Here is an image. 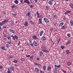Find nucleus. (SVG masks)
Here are the masks:
<instances>
[{"instance_id": "1", "label": "nucleus", "mask_w": 73, "mask_h": 73, "mask_svg": "<svg viewBox=\"0 0 73 73\" xmlns=\"http://www.w3.org/2000/svg\"><path fill=\"white\" fill-rule=\"evenodd\" d=\"M12 70H14V68L13 67H10L8 68V70L7 72H11V71H12Z\"/></svg>"}, {"instance_id": "2", "label": "nucleus", "mask_w": 73, "mask_h": 73, "mask_svg": "<svg viewBox=\"0 0 73 73\" xmlns=\"http://www.w3.org/2000/svg\"><path fill=\"white\" fill-rule=\"evenodd\" d=\"M43 19L44 21H45V23H48L49 22V20L46 18H44Z\"/></svg>"}, {"instance_id": "3", "label": "nucleus", "mask_w": 73, "mask_h": 73, "mask_svg": "<svg viewBox=\"0 0 73 73\" xmlns=\"http://www.w3.org/2000/svg\"><path fill=\"white\" fill-rule=\"evenodd\" d=\"M53 0H49L48 3L49 4H50V5H53Z\"/></svg>"}, {"instance_id": "4", "label": "nucleus", "mask_w": 73, "mask_h": 73, "mask_svg": "<svg viewBox=\"0 0 73 73\" xmlns=\"http://www.w3.org/2000/svg\"><path fill=\"white\" fill-rule=\"evenodd\" d=\"M8 19H6L3 21L2 23L3 24H5V23H6L8 22Z\"/></svg>"}, {"instance_id": "5", "label": "nucleus", "mask_w": 73, "mask_h": 73, "mask_svg": "<svg viewBox=\"0 0 73 73\" xmlns=\"http://www.w3.org/2000/svg\"><path fill=\"white\" fill-rule=\"evenodd\" d=\"M42 41H46V38L44 36H43L42 38Z\"/></svg>"}, {"instance_id": "6", "label": "nucleus", "mask_w": 73, "mask_h": 73, "mask_svg": "<svg viewBox=\"0 0 73 73\" xmlns=\"http://www.w3.org/2000/svg\"><path fill=\"white\" fill-rule=\"evenodd\" d=\"M63 25H64V23L63 22L61 23L59 25V26H58L59 28H60V27H61Z\"/></svg>"}, {"instance_id": "7", "label": "nucleus", "mask_w": 73, "mask_h": 73, "mask_svg": "<svg viewBox=\"0 0 73 73\" xmlns=\"http://www.w3.org/2000/svg\"><path fill=\"white\" fill-rule=\"evenodd\" d=\"M43 33H44V31H41L40 33V36H42V35H43Z\"/></svg>"}, {"instance_id": "8", "label": "nucleus", "mask_w": 73, "mask_h": 73, "mask_svg": "<svg viewBox=\"0 0 73 73\" xmlns=\"http://www.w3.org/2000/svg\"><path fill=\"white\" fill-rule=\"evenodd\" d=\"M9 31L11 32L14 33V34H16V32H15L14 31L11 29H10Z\"/></svg>"}, {"instance_id": "9", "label": "nucleus", "mask_w": 73, "mask_h": 73, "mask_svg": "<svg viewBox=\"0 0 73 73\" xmlns=\"http://www.w3.org/2000/svg\"><path fill=\"white\" fill-rule=\"evenodd\" d=\"M47 69L48 71V72H50V70H51V67H50V66H48L47 67Z\"/></svg>"}, {"instance_id": "10", "label": "nucleus", "mask_w": 73, "mask_h": 73, "mask_svg": "<svg viewBox=\"0 0 73 73\" xmlns=\"http://www.w3.org/2000/svg\"><path fill=\"white\" fill-rule=\"evenodd\" d=\"M70 43H71V40H68V42H67L66 43V45H67L68 44H70Z\"/></svg>"}, {"instance_id": "11", "label": "nucleus", "mask_w": 73, "mask_h": 73, "mask_svg": "<svg viewBox=\"0 0 73 73\" xmlns=\"http://www.w3.org/2000/svg\"><path fill=\"white\" fill-rule=\"evenodd\" d=\"M33 44L35 46H37V43L36 42H33Z\"/></svg>"}, {"instance_id": "12", "label": "nucleus", "mask_w": 73, "mask_h": 73, "mask_svg": "<svg viewBox=\"0 0 73 73\" xmlns=\"http://www.w3.org/2000/svg\"><path fill=\"white\" fill-rule=\"evenodd\" d=\"M70 25H71V26H73V20H71L70 21Z\"/></svg>"}, {"instance_id": "13", "label": "nucleus", "mask_w": 73, "mask_h": 73, "mask_svg": "<svg viewBox=\"0 0 73 73\" xmlns=\"http://www.w3.org/2000/svg\"><path fill=\"white\" fill-rule=\"evenodd\" d=\"M33 38H34V39H38V38L37 37L36 35L33 36Z\"/></svg>"}, {"instance_id": "14", "label": "nucleus", "mask_w": 73, "mask_h": 73, "mask_svg": "<svg viewBox=\"0 0 73 73\" xmlns=\"http://www.w3.org/2000/svg\"><path fill=\"white\" fill-rule=\"evenodd\" d=\"M30 13H31V12H29L27 13L26 14L27 16V17H29V16H31V14H30Z\"/></svg>"}, {"instance_id": "15", "label": "nucleus", "mask_w": 73, "mask_h": 73, "mask_svg": "<svg viewBox=\"0 0 73 73\" xmlns=\"http://www.w3.org/2000/svg\"><path fill=\"white\" fill-rule=\"evenodd\" d=\"M35 70L37 72H40V70L37 68H35Z\"/></svg>"}, {"instance_id": "16", "label": "nucleus", "mask_w": 73, "mask_h": 73, "mask_svg": "<svg viewBox=\"0 0 73 73\" xmlns=\"http://www.w3.org/2000/svg\"><path fill=\"white\" fill-rule=\"evenodd\" d=\"M60 66H61L60 64L58 66L54 65V66L55 67H56V69H57V68H60Z\"/></svg>"}, {"instance_id": "17", "label": "nucleus", "mask_w": 73, "mask_h": 73, "mask_svg": "<svg viewBox=\"0 0 73 73\" xmlns=\"http://www.w3.org/2000/svg\"><path fill=\"white\" fill-rule=\"evenodd\" d=\"M66 54H69L70 53V52H69V50H66Z\"/></svg>"}, {"instance_id": "18", "label": "nucleus", "mask_w": 73, "mask_h": 73, "mask_svg": "<svg viewBox=\"0 0 73 73\" xmlns=\"http://www.w3.org/2000/svg\"><path fill=\"white\" fill-rule=\"evenodd\" d=\"M11 40V37L9 36H8L7 37V40Z\"/></svg>"}, {"instance_id": "19", "label": "nucleus", "mask_w": 73, "mask_h": 73, "mask_svg": "<svg viewBox=\"0 0 73 73\" xmlns=\"http://www.w3.org/2000/svg\"><path fill=\"white\" fill-rule=\"evenodd\" d=\"M7 42H8L9 44H13V42H11V40H10L9 41V40H8Z\"/></svg>"}, {"instance_id": "20", "label": "nucleus", "mask_w": 73, "mask_h": 73, "mask_svg": "<svg viewBox=\"0 0 73 73\" xmlns=\"http://www.w3.org/2000/svg\"><path fill=\"white\" fill-rule=\"evenodd\" d=\"M40 54L39 56H41L43 54V53H42V52L41 51L40 52Z\"/></svg>"}, {"instance_id": "21", "label": "nucleus", "mask_w": 73, "mask_h": 73, "mask_svg": "<svg viewBox=\"0 0 73 73\" xmlns=\"http://www.w3.org/2000/svg\"><path fill=\"white\" fill-rule=\"evenodd\" d=\"M67 36L68 37H71V34H68L67 35Z\"/></svg>"}, {"instance_id": "22", "label": "nucleus", "mask_w": 73, "mask_h": 73, "mask_svg": "<svg viewBox=\"0 0 73 73\" xmlns=\"http://www.w3.org/2000/svg\"><path fill=\"white\" fill-rule=\"evenodd\" d=\"M65 28V25H64L61 28V29H62V30H63V29H64Z\"/></svg>"}, {"instance_id": "23", "label": "nucleus", "mask_w": 73, "mask_h": 73, "mask_svg": "<svg viewBox=\"0 0 73 73\" xmlns=\"http://www.w3.org/2000/svg\"><path fill=\"white\" fill-rule=\"evenodd\" d=\"M15 37L16 39L17 40H19V37L15 35Z\"/></svg>"}, {"instance_id": "24", "label": "nucleus", "mask_w": 73, "mask_h": 73, "mask_svg": "<svg viewBox=\"0 0 73 73\" xmlns=\"http://www.w3.org/2000/svg\"><path fill=\"white\" fill-rule=\"evenodd\" d=\"M7 36H5L3 38L4 40H7Z\"/></svg>"}, {"instance_id": "25", "label": "nucleus", "mask_w": 73, "mask_h": 73, "mask_svg": "<svg viewBox=\"0 0 73 73\" xmlns=\"http://www.w3.org/2000/svg\"><path fill=\"white\" fill-rule=\"evenodd\" d=\"M36 13H37V17L38 18H39L40 16V13H38V12H37Z\"/></svg>"}, {"instance_id": "26", "label": "nucleus", "mask_w": 73, "mask_h": 73, "mask_svg": "<svg viewBox=\"0 0 73 73\" xmlns=\"http://www.w3.org/2000/svg\"><path fill=\"white\" fill-rule=\"evenodd\" d=\"M14 2L15 4H17L19 3V1L17 0H15Z\"/></svg>"}, {"instance_id": "27", "label": "nucleus", "mask_w": 73, "mask_h": 73, "mask_svg": "<svg viewBox=\"0 0 73 73\" xmlns=\"http://www.w3.org/2000/svg\"><path fill=\"white\" fill-rule=\"evenodd\" d=\"M25 27H27L28 26V22H26L24 24Z\"/></svg>"}, {"instance_id": "28", "label": "nucleus", "mask_w": 73, "mask_h": 73, "mask_svg": "<svg viewBox=\"0 0 73 73\" xmlns=\"http://www.w3.org/2000/svg\"><path fill=\"white\" fill-rule=\"evenodd\" d=\"M20 2L21 3V4H24V0H20Z\"/></svg>"}, {"instance_id": "29", "label": "nucleus", "mask_w": 73, "mask_h": 73, "mask_svg": "<svg viewBox=\"0 0 73 73\" xmlns=\"http://www.w3.org/2000/svg\"><path fill=\"white\" fill-rule=\"evenodd\" d=\"M70 5L71 8H73V4H70Z\"/></svg>"}, {"instance_id": "30", "label": "nucleus", "mask_w": 73, "mask_h": 73, "mask_svg": "<svg viewBox=\"0 0 73 73\" xmlns=\"http://www.w3.org/2000/svg\"><path fill=\"white\" fill-rule=\"evenodd\" d=\"M44 70L45 71L46 70V66H44L43 67Z\"/></svg>"}, {"instance_id": "31", "label": "nucleus", "mask_w": 73, "mask_h": 73, "mask_svg": "<svg viewBox=\"0 0 73 73\" xmlns=\"http://www.w3.org/2000/svg\"><path fill=\"white\" fill-rule=\"evenodd\" d=\"M61 70L64 73H66V70H64L62 69H61Z\"/></svg>"}, {"instance_id": "32", "label": "nucleus", "mask_w": 73, "mask_h": 73, "mask_svg": "<svg viewBox=\"0 0 73 73\" xmlns=\"http://www.w3.org/2000/svg\"><path fill=\"white\" fill-rule=\"evenodd\" d=\"M39 23H38L39 24H41L42 23V21H41V19H39Z\"/></svg>"}, {"instance_id": "33", "label": "nucleus", "mask_w": 73, "mask_h": 73, "mask_svg": "<svg viewBox=\"0 0 73 73\" xmlns=\"http://www.w3.org/2000/svg\"><path fill=\"white\" fill-rule=\"evenodd\" d=\"M42 51H43V52H44L45 53H48V50H42Z\"/></svg>"}, {"instance_id": "34", "label": "nucleus", "mask_w": 73, "mask_h": 73, "mask_svg": "<svg viewBox=\"0 0 73 73\" xmlns=\"http://www.w3.org/2000/svg\"><path fill=\"white\" fill-rule=\"evenodd\" d=\"M71 64V62H68L67 63V65H68V66H69Z\"/></svg>"}, {"instance_id": "35", "label": "nucleus", "mask_w": 73, "mask_h": 73, "mask_svg": "<svg viewBox=\"0 0 73 73\" xmlns=\"http://www.w3.org/2000/svg\"><path fill=\"white\" fill-rule=\"evenodd\" d=\"M1 48L3 50H7V49L5 48L4 46L1 47Z\"/></svg>"}, {"instance_id": "36", "label": "nucleus", "mask_w": 73, "mask_h": 73, "mask_svg": "<svg viewBox=\"0 0 73 73\" xmlns=\"http://www.w3.org/2000/svg\"><path fill=\"white\" fill-rule=\"evenodd\" d=\"M11 37H13V40H14L15 41V36H11Z\"/></svg>"}, {"instance_id": "37", "label": "nucleus", "mask_w": 73, "mask_h": 73, "mask_svg": "<svg viewBox=\"0 0 73 73\" xmlns=\"http://www.w3.org/2000/svg\"><path fill=\"white\" fill-rule=\"evenodd\" d=\"M6 46L7 48H9V45L8 44H6Z\"/></svg>"}, {"instance_id": "38", "label": "nucleus", "mask_w": 73, "mask_h": 73, "mask_svg": "<svg viewBox=\"0 0 73 73\" xmlns=\"http://www.w3.org/2000/svg\"><path fill=\"white\" fill-rule=\"evenodd\" d=\"M16 7V6L15 5H13L12 7L11 8H15V7Z\"/></svg>"}, {"instance_id": "39", "label": "nucleus", "mask_w": 73, "mask_h": 73, "mask_svg": "<svg viewBox=\"0 0 73 73\" xmlns=\"http://www.w3.org/2000/svg\"><path fill=\"white\" fill-rule=\"evenodd\" d=\"M13 62L15 63H17V61L16 60H13Z\"/></svg>"}, {"instance_id": "40", "label": "nucleus", "mask_w": 73, "mask_h": 73, "mask_svg": "<svg viewBox=\"0 0 73 73\" xmlns=\"http://www.w3.org/2000/svg\"><path fill=\"white\" fill-rule=\"evenodd\" d=\"M26 3L27 4H30V3L28 0H26Z\"/></svg>"}, {"instance_id": "41", "label": "nucleus", "mask_w": 73, "mask_h": 73, "mask_svg": "<svg viewBox=\"0 0 73 73\" xmlns=\"http://www.w3.org/2000/svg\"><path fill=\"white\" fill-rule=\"evenodd\" d=\"M11 24L12 25H14V22L13 21H11Z\"/></svg>"}, {"instance_id": "42", "label": "nucleus", "mask_w": 73, "mask_h": 73, "mask_svg": "<svg viewBox=\"0 0 73 73\" xmlns=\"http://www.w3.org/2000/svg\"><path fill=\"white\" fill-rule=\"evenodd\" d=\"M29 44H30V45H31L32 46H33V44L32 43H31V42L29 43Z\"/></svg>"}, {"instance_id": "43", "label": "nucleus", "mask_w": 73, "mask_h": 73, "mask_svg": "<svg viewBox=\"0 0 73 73\" xmlns=\"http://www.w3.org/2000/svg\"><path fill=\"white\" fill-rule=\"evenodd\" d=\"M33 56L32 55L30 57V59H31L32 60H33Z\"/></svg>"}, {"instance_id": "44", "label": "nucleus", "mask_w": 73, "mask_h": 73, "mask_svg": "<svg viewBox=\"0 0 73 73\" xmlns=\"http://www.w3.org/2000/svg\"><path fill=\"white\" fill-rule=\"evenodd\" d=\"M30 7L31 8H32L33 7V5H30Z\"/></svg>"}, {"instance_id": "45", "label": "nucleus", "mask_w": 73, "mask_h": 73, "mask_svg": "<svg viewBox=\"0 0 73 73\" xmlns=\"http://www.w3.org/2000/svg\"><path fill=\"white\" fill-rule=\"evenodd\" d=\"M61 48L62 49H64L65 48V47L64 46H61Z\"/></svg>"}, {"instance_id": "46", "label": "nucleus", "mask_w": 73, "mask_h": 73, "mask_svg": "<svg viewBox=\"0 0 73 73\" xmlns=\"http://www.w3.org/2000/svg\"><path fill=\"white\" fill-rule=\"evenodd\" d=\"M25 60V59L24 58H22L21 59V61H24Z\"/></svg>"}, {"instance_id": "47", "label": "nucleus", "mask_w": 73, "mask_h": 73, "mask_svg": "<svg viewBox=\"0 0 73 73\" xmlns=\"http://www.w3.org/2000/svg\"><path fill=\"white\" fill-rule=\"evenodd\" d=\"M35 65H37V66H38L39 65V64L38 63H35Z\"/></svg>"}, {"instance_id": "48", "label": "nucleus", "mask_w": 73, "mask_h": 73, "mask_svg": "<svg viewBox=\"0 0 73 73\" xmlns=\"http://www.w3.org/2000/svg\"><path fill=\"white\" fill-rule=\"evenodd\" d=\"M17 15V14H13V16H16Z\"/></svg>"}, {"instance_id": "49", "label": "nucleus", "mask_w": 73, "mask_h": 73, "mask_svg": "<svg viewBox=\"0 0 73 73\" xmlns=\"http://www.w3.org/2000/svg\"><path fill=\"white\" fill-rule=\"evenodd\" d=\"M56 15H54L53 16V17L54 19H55V18H56Z\"/></svg>"}, {"instance_id": "50", "label": "nucleus", "mask_w": 73, "mask_h": 73, "mask_svg": "<svg viewBox=\"0 0 73 73\" xmlns=\"http://www.w3.org/2000/svg\"><path fill=\"white\" fill-rule=\"evenodd\" d=\"M30 22L31 23V24H33V21H30Z\"/></svg>"}, {"instance_id": "51", "label": "nucleus", "mask_w": 73, "mask_h": 73, "mask_svg": "<svg viewBox=\"0 0 73 73\" xmlns=\"http://www.w3.org/2000/svg\"><path fill=\"white\" fill-rule=\"evenodd\" d=\"M0 25H1V26H2V25H3V23H0Z\"/></svg>"}, {"instance_id": "52", "label": "nucleus", "mask_w": 73, "mask_h": 73, "mask_svg": "<svg viewBox=\"0 0 73 73\" xmlns=\"http://www.w3.org/2000/svg\"><path fill=\"white\" fill-rule=\"evenodd\" d=\"M21 43V42H20V41H19L18 42V45H20V44Z\"/></svg>"}, {"instance_id": "53", "label": "nucleus", "mask_w": 73, "mask_h": 73, "mask_svg": "<svg viewBox=\"0 0 73 73\" xmlns=\"http://www.w3.org/2000/svg\"><path fill=\"white\" fill-rule=\"evenodd\" d=\"M67 11V13H70V12H71V11Z\"/></svg>"}, {"instance_id": "54", "label": "nucleus", "mask_w": 73, "mask_h": 73, "mask_svg": "<svg viewBox=\"0 0 73 73\" xmlns=\"http://www.w3.org/2000/svg\"><path fill=\"white\" fill-rule=\"evenodd\" d=\"M12 57H13V56H10V58H12Z\"/></svg>"}, {"instance_id": "55", "label": "nucleus", "mask_w": 73, "mask_h": 73, "mask_svg": "<svg viewBox=\"0 0 73 73\" xmlns=\"http://www.w3.org/2000/svg\"><path fill=\"white\" fill-rule=\"evenodd\" d=\"M3 68V66H0V69H2Z\"/></svg>"}, {"instance_id": "56", "label": "nucleus", "mask_w": 73, "mask_h": 73, "mask_svg": "<svg viewBox=\"0 0 73 73\" xmlns=\"http://www.w3.org/2000/svg\"><path fill=\"white\" fill-rule=\"evenodd\" d=\"M34 1H35V3H37V0H34Z\"/></svg>"}, {"instance_id": "57", "label": "nucleus", "mask_w": 73, "mask_h": 73, "mask_svg": "<svg viewBox=\"0 0 73 73\" xmlns=\"http://www.w3.org/2000/svg\"><path fill=\"white\" fill-rule=\"evenodd\" d=\"M29 41L30 42H32V40H31V39H29Z\"/></svg>"}, {"instance_id": "58", "label": "nucleus", "mask_w": 73, "mask_h": 73, "mask_svg": "<svg viewBox=\"0 0 73 73\" xmlns=\"http://www.w3.org/2000/svg\"><path fill=\"white\" fill-rule=\"evenodd\" d=\"M67 13H68V11H67L65 13V14H67Z\"/></svg>"}, {"instance_id": "59", "label": "nucleus", "mask_w": 73, "mask_h": 73, "mask_svg": "<svg viewBox=\"0 0 73 73\" xmlns=\"http://www.w3.org/2000/svg\"><path fill=\"white\" fill-rule=\"evenodd\" d=\"M54 25H55V26H56L57 25V24L56 23H55L54 24Z\"/></svg>"}, {"instance_id": "60", "label": "nucleus", "mask_w": 73, "mask_h": 73, "mask_svg": "<svg viewBox=\"0 0 73 73\" xmlns=\"http://www.w3.org/2000/svg\"><path fill=\"white\" fill-rule=\"evenodd\" d=\"M3 14H5V15H6V13L5 12H3Z\"/></svg>"}, {"instance_id": "61", "label": "nucleus", "mask_w": 73, "mask_h": 73, "mask_svg": "<svg viewBox=\"0 0 73 73\" xmlns=\"http://www.w3.org/2000/svg\"><path fill=\"white\" fill-rule=\"evenodd\" d=\"M63 20H66V18L65 17H64L63 18Z\"/></svg>"}, {"instance_id": "62", "label": "nucleus", "mask_w": 73, "mask_h": 73, "mask_svg": "<svg viewBox=\"0 0 73 73\" xmlns=\"http://www.w3.org/2000/svg\"><path fill=\"white\" fill-rule=\"evenodd\" d=\"M37 60H40V58H37Z\"/></svg>"}, {"instance_id": "63", "label": "nucleus", "mask_w": 73, "mask_h": 73, "mask_svg": "<svg viewBox=\"0 0 73 73\" xmlns=\"http://www.w3.org/2000/svg\"><path fill=\"white\" fill-rule=\"evenodd\" d=\"M6 73H11V72H6Z\"/></svg>"}, {"instance_id": "64", "label": "nucleus", "mask_w": 73, "mask_h": 73, "mask_svg": "<svg viewBox=\"0 0 73 73\" xmlns=\"http://www.w3.org/2000/svg\"><path fill=\"white\" fill-rule=\"evenodd\" d=\"M45 8H46V9H48V7H46Z\"/></svg>"}]
</instances>
